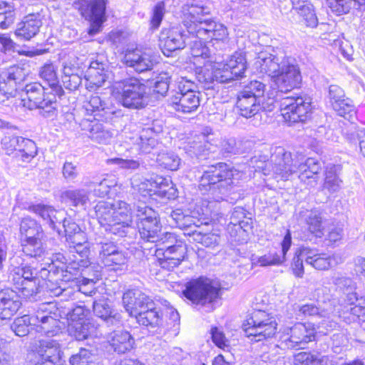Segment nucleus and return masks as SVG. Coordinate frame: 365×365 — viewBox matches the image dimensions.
Wrapping results in <instances>:
<instances>
[{"instance_id":"4d7b16f0","label":"nucleus","mask_w":365,"mask_h":365,"mask_svg":"<svg viewBox=\"0 0 365 365\" xmlns=\"http://www.w3.org/2000/svg\"><path fill=\"white\" fill-rule=\"evenodd\" d=\"M89 310L83 306H77L66 314L68 324H80L88 322L86 317Z\"/></svg>"},{"instance_id":"4c0bfd02","label":"nucleus","mask_w":365,"mask_h":365,"mask_svg":"<svg viewBox=\"0 0 365 365\" xmlns=\"http://www.w3.org/2000/svg\"><path fill=\"white\" fill-rule=\"evenodd\" d=\"M39 75L43 80L48 83L49 89L56 93V95L61 97L63 94V91L58 84L56 68L52 63H47L41 67Z\"/></svg>"},{"instance_id":"3c124183","label":"nucleus","mask_w":365,"mask_h":365,"mask_svg":"<svg viewBox=\"0 0 365 365\" xmlns=\"http://www.w3.org/2000/svg\"><path fill=\"white\" fill-rule=\"evenodd\" d=\"M265 90V85L258 81H252L239 93V94L245 95L249 97H255L259 101H262L264 98V93Z\"/></svg>"},{"instance_id":"72a5a7b5","label":"nucleus","mask_w":365,"mask_h":365,"mask_svg":"<svg viewBox=\"0 0 365 365\" xmlns=\"http://www.w3.org/2000/svg\"><path fill=\"white\" fill-rule=\"evenodd\" d=\"M56 315L55 313L51 315V312L48 315H43L41 313H38L35 318H33L34 322L38 321L39 323L36 325L37 331L48 336L56 335L61 329L60 320L55 317Z\"/></svg>"},{"instance_id":"052dcab7","label":"nucleus","mask_w":365,"mask_h":365,"mask_svg":"<svg viewBox=\"0 0 365 365\" xmlns=\"http://www.w3.org/2000/svg\"><path fill=\"white\" fill-rule=\"evenodd\" d=\"M304 247L298 249L295 253L292 262V269L295 277L302 278L304 274L303 261L304 258L302 256Z\"/></svg>"},{"instance_id":"0eeeda50","label":"nucleus","mask_w":365,"mask_h":365,"mask_svg":"<svg viewBox=\"0 0 365 365\" xmlns=\"http://www.w3.org/2000/svg\"><path fill=\"white\" fill-rule=\"evenodd\" d=\"M220 290L217 283L200 277L187 282L182 293L193 304L205 307L209 312L215 309L214 303L220 297Z\"/></svg>"},{"instance_id":"ddd939ff","label":"nucleus","mask_w":365,"mask_h":365,"mask_svg":"<svg viewBox=\"0 0 365 365\" xmlns=\"http://www.w3.org/2000/svg\"><path fill=\"white\" fill-rule=\"evenodd\" d=\"M281 114L286 122L294 123L304 121L311 110V100L308 97H286L280 101Z\"/></svg>"},{"instance_id":"774afa93","label":"nucleus","mask_w":365,"mask_h":365,"mask_svg":"<svg viewBox=\"0 0 365 365\" xmlns=\"http://www.w3.org/2000/svg\"><path fill=\"white\" fill-rule=\"evenodd\" d=\"M195 240L207 247H214L219 244L220 236L214 233L197 234Z\"/></svg>"},{"instance_id":"7ed1b4c3","label":"nucleus","mask_w":365,"mask_h":365,"mask_svg":"<svg viewBox=\"0 0 365 365\" xmlns=\"http://www.w3.org/2000/svg\"><path fill=\"white\" fill-rule=\"evenodd\" d=\"M183 13V24L190 34L204 40L224 41L227 38V28L211 19L210 11L204 6L187 4Z\"/></svg>"},{"instance_id":"6e6552de","label":"nucleus","mask_w":365,"mask_h":365,"mask_svg":"<svg viewBox=\"0 0 365 365\" xmlns=\"http://www.w3.org/2000/svg\"><path fill=\"white\" fill-rule=\"evenodd\" d=\"M47 90L38 83L26 85L24 96H22L23 106L30 110L38 109L45 118L53 116L57 108L58 95L51 91H46Z\"/></svg>"},{"instance_id":"8fccbe9b","label":"nucleus","mask_w":365,"mask_h":365,"mask_svg":"<svg viewBox=\"0 0 365 365\" xmlns=\"http://www.w3.org/2000/svg\"><path fill=\"white\" fill-rule=\"evenodd\" d=\"M158 165L170 170H177L180 165V158L174 153H161L157 159Z\"/></svg>"},{"instance_id":"f03ea898","label":"nucleus","mask_w":365,"mask_h":365,"mask_svg":"<svg viewBox=\"0 0 365 365\" xmlns=\"http://www.w3.org/2000/svg\"><path fill=\"white\" fill-rule=\"evenodd\" d=\"M240 177V173L230 168L227 164L218 163L205 170L200 180L199 188L202 192L210 191L216 202L204 201L202 204V215L210 217L215 213L216 218L220 215V204L228 195Z\"/></svg>"},{"instance_id":"49530a36","label":"nucleus","mask_w":365,"mask_h":365,"mask_svg":"<svg viewBox=\"0 0 365 365\" xmlns=\"http://www.w3.org/2000/svg\"><path fill=\"white\" fill-rule=\"evenodd\" d=\"M37 154V148L34 141L22 137L19 145L16 156L24 162H29Z\"/></svg>"},{"instance_id":"6e6d98bb","label":"nucleus","mask_w":365,"mask_h":365,"mask_svg":"<svg viewBox=\"0 0 365 365\" xmlns=\"http://www.w3.org/2000/svg\"><path fill=\"white\" fill-rule=\"evenodd\" d=\"M212 66L216 81L227 83L237 78L225 63H215Z\"/></svg>"},{"instance_id":"603ef678","label":"nucleus","mask_w":365,"mask_h":365,"mask_svg":"<svg viewBox=\"0 0 365 365\" xmlns=\"http://www.w3.org/2000/svg\"><path fill=\"white\" fill-rule=\"evenodd\" d=\"M31 318L29 315H24L15 319L11 328L16 335L24 336L29 333V327L31 325Z\"/></svg>"},{"instance_id":"1a4fd4ad","label":"nucleus","mask_w":365,"mask_h":365,"mask_svg":"<svg viewBox=\"0 0 365 365\" xmlns=\"http://www.w3.org/2000/svg\"><path fill=\"white\" fill-rule=\"evenodd\" d=\"M242 329L252 341L257 342L273 337L277 333V324L266 312L256 310L242 324Z\"/></svg>"},{"instance_id":"c756f323","label":"nucleus","mask_w":365,"mask_h":365,"mask_svg":"<svg viewBox=\"0 0 365 365\" xmlns=\"http://www.w3.org/2000/svg\"><path fill=\"white\" fill-rule=\"evenodd\" d=\"M28 210L42 218L53 229L56 228L57 223H61L64 215L63 210H57L51 205L41 203L29 205Z\"/></svg>"},{"instance_id":"9d476101","label":"nucleus","mask_w":365,"mask_h":365,"mask_svg":"<svg viewBox=\"0 0 365 365\" xmlns=\"http://www.w3.org/2000/svg\"><path fill=\"white\" fill-rule=\"evenodd\" d=\"M136 217L140 238L146 242H157L161 227L158 213L141 203L137 205Z\"/></svg>"},{"instance_id":"e433bc0d","label":"nucleus","mask_w":365,"mask_h":365,"mask_svg":"<svg viewBox=\"0 0 365 365\" xmlns=\"http://www.w3.org/2000/svg\"><path fill=\"white\" fill-rule=\"evenodd\" d=\"M96 327L90 322L80 324H68V332L78 341H82L90 336H96Z\"/></svg>"},{"instance_id":"37998d69","label":"nucleus","mask_w":365,"mask_h":365,"mask_svg":"<svg viewBox=\"0 0 365 365\" xmlns=\"http://www.w3.org/2000/svg\"><path fill=\"white\" fill-rule=\"evenodd\" d=\"M135 143L138 149L144 153H149L158 144L155 134L150 128L143 129L136 138Z\"/></svg>"},{"instance_id":"864d4df0","label":"nucleus","mask_w":365,"mask_h":365,"mask_svg":"<svg viewBox=\"0 0 365 365\" xmlns=\"http://www.w3.org/2000/svg\"><path fill=\"white\" fill-rule=\"evenodd\" d=\"M213 66L212 63L205 64L196 73L197 81L203 85L205 88H210V85L215 81Z\"/></svg>"},{"instance_id":"09e8293b","label":"nucleus","mask_w":365,"mask_h":365,"mask_svg":"<svg viewBox=\"0 0 365 365\" xmlns=\"http://www.w3.org/2000/svg\"><path fill=\"white\" fill-rule=\"evenodd\" d=\"M332 108L339 115L350 121L354 119L356 115V110L353 102L348 98L342 99L339 103L336 101Z\"/></svg>"},{"instance_id":"58836bf2","label":"nucleus","mask_w":365,"mask_h":365,"mask_svg":"<svg viewBox=\"0 0 365 365\" xmlns=\"http://www.w3.org/2000/svg\"><path fill=\"white\" fill-rule=\"evenodd\" d=\"M327 4L331 11L336 16L348 14L352 8L358 9L365 6L359 0H327Z\"/></svg>"},{"instance_id":"f257e3e1","label":"nucleus","mask_w":365,"mask_h":365,"mask_svg":"<svg viewBox=\"0 0 365 365\" xmlns=\"http://www.w3.org/2000/svg\"><path fill=\"white\" fill-rule=\"evenodd\" d=\"M256 168L261 170L265 175H272L275 178L287 180L296 172L299 173L301 182L311 187L316 185L321 170L319 162L312 158H306L297 153L293 158L289 152L282 147H277L267 161L252 159Z\"/></svg>"},{"instance_id":"ea45409f","label":"nucleus","mask_w":365,"mask_h":365,"mask_svg":"<svg viewBox=\"0 0 365 365\" xmlns=\"http://www.w3.org/2000/svg\"><path fill=\"white\" fill-rule=\"evenodd\" d=\"M93 312L96 317L108 324H114L119 320L117 314H113V311L106 299H99L93 302Z\"/></svg>"},{"instance_id":"c85d7f7f","label":"nucleus","mask_w":365,"mask_h":365,"mask_svg":"<svg viewBox=\"0 0 365 365\" xmlns=\"http://www.w3.org/2000/svg\"><path fill=\"white\" fill-rule=\"evenodd\" d=\"M41 26L40 14H30L24 16L23 20L19 23L15 34L16 36L28 41L38 33Z\"/></svg>"},{"instance_id":"5fc2aeb1","label":"nucleus","mask_w":365,"mask_h":365,"mask_svg":"<svg viewBox=\"0 0 365 365\" xmlns=\"http://www.w3.org/2000/svg\"><path fill=\"white\" fill-rule=\"evenodd\" d=\"M71 365H96V356L86 349H81L79 352L73 355L70 359Z\"/></svg>"},{"instance_id":"4468645a","label":"nucleus","mask_w":365,"mask_h":365,"mask_svg":"<svg viewBox=\"0 0 365 365\" xmlns=\"http://www.w3.org/2000/svg\"><path fill=\"white\" fill-rule=\"evenodd\" d=\"M107 0H79L78 10L82 16L90 21L88 34H98L106 21Z\"/></svg>"},{"instance_id":"473e14b6","label":"nucleus","mask_w":365,"mask_h":365,"mask_svg":"<svg viewBox=\"0 0 365 365\" xmlns=\"http://www.w3.org/2000/svg\"><path fill=\"white\" fill-rule=\"evenodd\" d=\"M108 341L114 351L124 354L130 351L134 346L135 341L128 331L118 330L110 334Z\"/></svg>"},{"instance_id":"393cba45","label":"nucleus","mask_w":365,"mask_h":365,"mask_svg":"<svg viewBox=\"0 0 365 365\" xmlns=\"http://www.w3.org/2000/svg\"><path fill=\"white\" fill-rule=\"evenodd\" d=\"M79 125L83 130L88 132L91 140L100 144H108L113 138V134L95 118H83Z\"/></svg>"},{"instance_id":"a878e982","label":"nucleus","mask_w":365,"mask_h":365,"mask_svg":"<svg viewBox=\"0 0 365 365\" xmlns=\"http://www.w3.org/2000/svg\"><path fill=\"white\" fill-rule=\"evenodd\" d=\"M21 302L16 292L6 288L0 291V319H10L21 307Z\"/></svg>"},{"instance_id":"c03bdc74","label":"nucleus","mask_w":365,"mask_h":365,"mask_svg":"<svg viewBox=\"0 0 365 365\" xmlns=\"http://www.w3.org/2000/svg\"><path fill=\"white\" fill-rule=\"evenodd\" d=\"M336 167L329 165L327 167L323 188L329 193L337 192L341 188L342 180L336 173Z\"/></svg>"},{"instance_id":"7c9ffc66","label":"nucleus","mask_w":365,"mask_h":365,"mask_svg":"<svg viewBox=\"0 0 365 365\" xmlns=\"http://www.w3.org/2000/svg\"><path fill=\"white\" fill-rule=\"evenodd\" d=\"M304 222L307 230L314 236L321 238L324 235L325 227L328 225L322 211L317 209L307 210L304 214Z\"/></svg>"},{"instance_id":"79ce46f5","label":"nucleus","mask_w":365,"mask_h":365,"mask_svg":"<svg viewBox=\"0 0 365 365\" xmlns=\"http://www.w3.org/2000/svg\"><path fill=\"white\" fill-rule=\"evenodd\" d=\"M61 198L73 206H83L88 200V192L84 189L67 190L61 193Z\"/></svg>"},{"instance_id":"39448f33","label":"nucleus","mask_w":365,"mask_h":365,"mask_svg":"<svg viewBox=\"0 0 365 365\" xmlns=\"http://www.w3.org/2000/svg\"><path fill=\"white\" fill-rule=\"evenodd\" d=\"M111 95L125 108L140 109L148 104V87L134 77L115 81L111 88Z\"/></svg>"},{"instance_id":"aec40b11","label":"nucleus","mask_w":365,"mask_h":365,"mask_svg":"<svg viewBox=\"0 0 365 365\" xmlns=\"http://www.w3.org/2000/svg\"><path fill=\"white\" fill-rule=\"evenodd\" d=\"M27 75L25 69L19 66H13L0 74V93L6 98L13 97L16 92L18 83L24 81Z\"/></svg>"},{"instance_id":"f8f14e48","label":"nucleus","mask_w":365,"mask_h":365,"mask_svg":"<svg viewBox=\"0 0 365 365\" xmlns=\"http://www.w3.org/2000/svg\"><path fill=\"white\" fill-rule=\"evenodd\" d=\"M276 73L271 80L279 92H289L297 88L302 82L299 68L288 58L282 61L280 68Z\"/></svg>"},{"instance_id":"bf43d9fd","label":"nucleus","mask_w":365,"mask_h":365,"mask_svg":"<svg viewBox=\"0 0 365 365\" xmlns=\"http://www.w3.org/2000/svg\"><path fill=\"white\" fill-rule=\"evenodd\" d=\"M22 141V137L10 135L4 136L1 140L2 149L5 150L7 155L12 154L14 151L18 150L19 145Z\"/></svg>"},{"instance_id":"dca6fc26","label":"nucleus","mask_w":365,"mask_h":365,"mask_svg":"<svg viewBox=\"0 0 365 365\" xmlns=\"http://www.w3.org/2000/svg\"><path fill=\"white\" fill-rule=\"evenodd\" d=\"M302 256L307 264L317 270H328L342 262L341 257L336 254L331 255L319 252L316 248L304 247Z\"/></svg>"},{"instance_id":"a18cd8bd","label":"nucleus","mask_w":365,"mask_h":365,"mask_svg":"<svg viewBox=\"0 0 365 365\" xmlns=\"http://www.w3.org/2000/svg\"><path fill=\"white\" fill-rule=\"evenodd\" d=\"M71 249L72 250V252H76L81 257L80 259H77L78 262L73 260L72 263H71V268L79 270L81 268L88 269V266L90 264V262L88 259V255L90 252L88 242L86 243H82V245L74 246Z\"/></svg>"},{"instance_id":"6ab92c4d","label":"nucleus","mask_w":365,"mask_h":365,"mask_svg":"<svg viewBox=\"0 0 365 365\" xmlns=\"http://www.w3.org/2000/svg\"><path fill=\"white\" fill-rule=\"evenodd\" d=\"M35 365H62L60 346L53 340H40L36 347Z\"/></svg>"},{"instance_id":"0e129e2a","label":"nucleus","mask_w":365,"mask_h":365,"mask_svg":"<svg viewBox=\"0 0 365 365\" xmlns=\"http://www.w3.org/2000/svg\"><path fill=\"white\" fill-rule=\"evenodd\" d=\"M127 262V257L125 254L121 251H116L114 254L102 262L106 267L123 266Z\"/></svg>"},{"instance_id":"13d9d810","label":"nucleus","mask_w":365,"mask_h":365,"mask_svg":"<svg viewBox=\"0 0 365 365\" xmlns=\"http://www.w3.org/2000/svg\"><path fill=\"white\" fill-rule=\"evenodd\" d=\"M190 54L194 58L207 59L210 57L211 52L202 41H194L190 46Z\"/></svg>"},{"instance_id":"f3484780","label":"nucleus","mask_w":365,"mask_h":365,"mask_svg":"<svg viewBox=\"0 0 365 365\" xmlns=\"http://www.w3.org/2000/svg\"><path fill=\"white\" fill-rule=\"evenodd\" d=\"M274 101V97H269L267 102L265 103L252 96L238 94L237 107L241 116L250 118L259 114L261 111L270 112L273 110Z\"/></svg>"},{"instance_id":"b1692460","label":"nucleus","mask_w":365,"mask_h":365,"mask_svg":"<svg viewBox=\"0 0 365 365\" xmlns=\"http://www.w3.org/2000/svg\"><path fill=\"white\" fill-rule=\"evenodd\" d=\"M201 94L200 92L172 94L170 102L173 109L179 113H191L197 110L200 105Z\"/></svg>"},{"instance_id":"9b49d317","label":"nucleus","mask_w":365,"mask_h":365,"mask_svg":"<svg viewBox=\"0 0 365 365\" xmlns=\"http://www.w3.org/2000/svg\"><path fill=\"white\" fill-rule=\"evenodd\" d=\"M316 329L311 323H296L292 327L284 328L282 344L289 349H303L308 343L315 340Z\"/></svg>"},{"instance_id":"c9c22d12","label":"nucleus","mask_w":365,"mask_h":365,"mask_svg":"<svg viewBox=\"0 0 365 365\" xmlns=\"http://www.w3.org/2000/svg\"><path fill=\"white\" fill-rule=\"evenodd\" d=\"M299 315L304 317H315L317 318H328L334 312V307L331 302L324 304V307H317L314 304H306L298 307Z\"/></svg>"},{"instance_id":"a211bd4d","label":"nucleus","mask_w":365,"mask_h":365,"mask_svg":"<svg viewBox=\"0 0 365 365\" xmlns=\"http://www.w3.org/2000/svg\"><path fill=\"white\" fill-rule=\"evenodd\" d=\"M123 62L135 71L142 73L151 70L155 63V57L150 50L140 48L127 49L125 51Z\"/></svg>"},{"instance_id":"338daca9","label":"nucleus","mask_w":365,"mask_h":365,"mask_svg":"<svg viewBox=\"0 0 365 365\" xmlns=\"http://www.w3.org/2000/svg\"><path fill=\"white\" fill-rule=\"evenodd\" d=\"M165 14V4L158 2L153 9L150 25L153 29H158L163 19Z\"/></svg>"},{"instance_id":"2f4dec72","label":"nucleus","mask_w":365,"mask_h":365,"mask_svg":"<svg viewBox=\"0 0 365 365\" xmlns=\"http://www.w3.org/2000/svg\"><path fill=\"white\" fill-rule=\"evenodd\" d=\"M107 79L104 66L97 61L91 62L86 72V87L89 91H94L102 86Z\"/></svg>"},{"instance_id":"69168bd1","label":"nucleus","mask_w":365,"mask_h":365,"mask_svg":"<svg viewBox=\"0 0 365 365\" xmlns=\"http://www.w3.org/2000/svg\"><path fill=\"white\" fill-rule=\"evenodd\" d=\"M211 335L212 341L217 347L224 350L230 347L229 340L225 337L224 333L218 329V328H212L211 329Z\"/></svg>"},{"instance_id":"cd10ccee","label":"nucleus","mask_w":365,"mask_h":365,"mask_svg":"<svg viewBox=\"0 0 365 365\" xmlns=\"http://www.w3.org/2000/svg\"><path fill=\"white\" fill-rule=\"evenodd\" d=\"M292 245L291 232L289 230L284 237L281 243L282 250L280 252H269V253L258 258L257 263L262 267L279 266L282 264L287 259L286 255Z\"/></svg>"},{"instance_id":"a19ab883","label":"nucleus","mask_w":365,"mask_h":365,"mask_svg":"<svg viewBox=\"0 0 365 365\" xmlns=\"http://www.w3.org/2000/svg\"><path fill=\"white\" fill-rule=\"evenodd\" d=\"M106 110L105 103L101 98L98 96H92L89 100L83 103L82 112L89 116L93 115V118H96V116L104 117L105 114L108 113Z\"/></svg>"},{"instance_id":"f704fd0d","label":"nucleus","mask_w":365,"mask_h":365,"mask_svg":"<svg viewBox=\"0 0 365 365\" xmlns=\"http://www.w3.org/2000/svg\"><path fill=\"white\" fill-rule=\"evenodd\" d=\"M135 317L139 324L144 326H158L161 321V314L155 307L153 299H150L149 302L145 305V308L138 312Z\"/></svg>"},{"instance_id":"5701e85b","label":"nucleus","mask_w":365,"mask_h":365,"mask_svg":"<svg viewBox=\"0 0 365 365\" xmlns=\"http://www.w3.org/2000/svg\"><path fill=\"white\" fill-rule=\"evenodd\" d=\"M160 46L167 56L176 50L184 48L185 41L182 29L178 26L164 29L160 36Z\"/></svg>"},{"instance_id":"412c9836","label":"nucleus","mask_w":365,"mask_h":365,"mask_svg":"<svg viewBox=\"0 0 365 365\" xmlns=\"http://www.w3.org/2000/svg\"><path fill=\"white\" fill-rule=\"evenodd\" d=\"M186 253L185 246L180 242L174 245H168L167 249L158 248L155 256L162 268L172 269L178 267L185 258Z\"/></svg>"},{"instance_id":"2eb2a0df","label":"nucleus","mask_w":365,"mask_h":365,"mask_svg":"<svg viewBox=\"0 0 365 365\" xmlns=\"http://www.w3.org/2000/svg\"><path fill=\"white\" fill-rule=\"evenodd\" d=\"M12 281L16 289L26 297L38 292L40 281L36 270L31 267L16 268L12 274Z\"/></svg>"},{"instance_id":"e2e57ef3","label":"nucleus","mask_w":365,"mask_h":365,"mask_svg":"<svg viewBox=\"0 0 365 365\" xmlns=\"http://www.w3.org/2000/svg\"><path fill=\"white\" fill-rule=\"evenodd\" d=\"M170 76L167 73L160 74L155 79L154 91L161 96H165L169 89Z\"/></svg>"},{"instance_id":"20e7f679","label":"nucleus","mask_w":365,"mask_h":365,"mask_svg":"<svg viewBox=\"0 0 365 365\" xmlns=\"http://www.w3.org/2000/svg\"><path fill=\"white\" fill-rule=\"evenodd\" d=\"M96 213L100 224L106 231L123 237L133 224L131 209L124 201L112 205L100 202L96 206Z\"/></svg>"},{"instance_id":"de8ad7c7","label":"nucleus","mask_w":365,"mask_h":365,"mask_svg":"<svg viewBox=\"0 0 365 365\" xmlns=\"http://www.w3.org/2000/svg\"><path fill=\"white\" fill-rule=\"evenodd\" d=\"M225 64L237 78L242 76L246 70V60L241 53H235Z\"/></svg>"},{"instance_id":"4be33fe9","label":"nucleus","mask_w":365,"mask_h":365,"mask_svg":"<svg viewBox=\"0 0 365 365\" xmlns=\"http://www.w3.org/2000/svg\"><path fill=\"white\" fill-rule=\"evenodd\" d=\"M272 48L267 47L257 52L255 59L254 67L259 73L267 74L271 78L279 71L282 61L287 58H280L271 53Z\"/></svg>"},{"instance_id":"680f3d73","label":"nucleus","mask_w":365,"mask_h":365,"mask_svg":"<svg viewBox=\"0 0 365 365\" xmlns=\"http://www.w3.org/2000/svg\"><path fill=\"white\" fill-rule=\"evenodd\" d=\"M108 165H116L120 168L135 170L140 166V163L135 160L123 159L120 158H110L106 160Z\"/></svg>"},{"instance_id":"bb28decb","label":"nucleus","mask_w":365,"mask_h":365,"mask_svg":"<svg viewBox=\"0 0 365 365\" xmlns=\"http://www.w3.org/2000/svg\"><path fill=\"white\" fill-rule=\"evenodd\" d=\"M151 299L138 289L128 290L123 294V304L125 311L135 317L145 308Z\"/></svg>"},{"instance_id":"423d86ee","label":"nucleus","mask_w":365,"mask_h":365,"mask_svg":"<svg viewBox=\"0 0 365 365\" xmlns=\"http://www.w3.org/2000/svg\"><path fill=\"white\" fill-rule=\"evenodd\" d=\"M19 235L24 253L38 259L45 257V234L42 226L30 217H24L19 225Z\"/></svg>"}]
</instances>
